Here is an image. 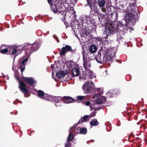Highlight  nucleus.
Listing matches in <instances>:
<instances>
[{
  "label": "nucleus",
  "mask_w": 147,
  "mask_h": 147,
  "mask_svg": "<svg viewBox=\"0 0 147 147\" xmlns=\"http://www.w3.org/2000/svg\"><path fill=\"white\" fill-rule=\"evenodd\" d=\"M111 19L112 22L107 24L106 27L105 29V31L104 32V34H106L107 36L109 34H113L117 31V41L119 42L120 40L122 38V36L124 35L127 32L126 27L123 24V26H118L117 23L115 24L114 21L116 20L118 17V14L117 12H115L111 13Z\"/></svg>",
  "instance_id": "nucleus-1"
},
{
  "label": "nucleus",
  "mask_w": 147,
  "mask_h": 147,
  "mask_svg": "<svg viewBox=\"0 0 147 147\" xmlns=\"http://www.w3.org/2000/svg\"><path fill=\"white\" fill-rule=\"evenodd\" d=\"M109 55H107V52L104 55L103 53L102 55L100 53H98V55L95 57L96 60L100 63H103L110 61L111 59L115 56L116 49L115 48H111L109 50Z\"/></svg>",
  "instance_id": "nucleus-2"
},
{
  "label": "nucleus",
  "mask_w": 147,
  "mask_h": 147,
  "mask_svg": "<svg viewBox=\"0 0 147 147\" xmlns=\"http://www.w3.org/2000/svg\"><path fill=\"white\" fill-rule=\"evenodd\" d=\"M86 55L84 51L83 53V59L84 61L83 65L85 69V71H83V77L82 78L84 80L91 79L93 78V73L92 71L89 70L91 65L90 61L89 59H86L85 55Z\"/></svg>",
  "instance_id": "nucleus-3"
},
{
  "label": "nucleus",
  "mask_w": 147,
  "mask_h": 147,
  "mask_svg": "<svg viewBox=\"0 0 147 147\" xmlns=\"http://www.w3.org/2000/svg\"><path fill=\"white\" fill-rule=\"evenodd\" d=\"M48 2L51 5V8L53 11L54 13H59L61 15L63 14L67 10V9L64 5L63 2L59 1L57 3L53 4V3L54 2L57 0H47Z\"/></svg>",
  "instance_id": "nucleus-4"
},
{
  "label": "nucleus",
  "mask_w": 147,
  "mask_h": 147,
  "mask_svg": "<svg viewBox=\"0 0 147 147\" xmlns=\"http://www.w3.org/2000/svg\"><path fill=\"white\" fill-rule=\"evenodd\" d=\"M94 83L91 82H85L82 86V89L84 92L88 94L91 91L92 88L94 86Z\"/></svg>",
  "instance_id": "nucleus-5"
},
{
  "label": "nucleus",
  "mask_w": 147,
  "mask_h": 147,
  "mask_svg": "<svg viewBox=\"0 0 147 147\" xmlns=\"http://www.w3.org/2000/svg\"><path fill=\"white\" fill-rule=\"evenodd\" d=\"M100 95L98 94H95L94 95L93 97L94 98H98L96 99L92 100V101L94 102V104H100L104 103L106 100V98L103 96H102L99 98Z\"/></svg>",
  "instance_id": "nucleus-6"
},
{
  "label": "nucleus",
  "mask_w": 147,
  "mask_h": 147,
  "mask_svg": "<svg viewBox=\"0 0 147 147\" xmlns=\"http://www.w3.org/2000/svg\"><path fill=\"white\" fill-rule=\"evenodd\" d=\"M14 47V48L13 49L11 54L13 55H15L14 58L16 56L20 54L22 51L26 49L25 45L24 47L20 46H15Z\"/></svg>",
  "instance_id": "nucleus-7"
},
{
  "label": "nucleus",
  "mask_w": 147,
  "mask_h": 147,
  "mask_svg": "<svg viewBox=\"0 0 147 147\" xmlns=\"http://www.w3.org/2000/svg\"><path fill=\"white\" fill-rule=\"evenodd\" d=\"M39 47V45L37 43L35 42L33 44L25 45V47L26 49L30 50L32 51H36L38 50Z\"/></svg>",
  "instance_id": "nucleus-8"
},
{
  "label": "nucleus",
  "mask_w": 147,
  "mask_h": 147,
  "mask_svg": "<svg viewBox=\"0 0 147 147\" xmlns=\"http://www.w3.org/2000/svg\"><path fill=\"white\" fill-rule=\"evenodd\" d=\"M67 72L66 71H59L56 73V76L59 78H62L65 77V80L66 81H67L70 79V77L68 76V75L67 74Z\"/></svg>",
  "instance_id": "nucleus-9"
},
{
  "label": "nucleus",
  "mask_w": 147,
  "mask_h": 147,
  "mask_svg": "<svg viewBox=\"0 0 147 147\" xmlns=\"http://www.w3.org/2000/svg\"><path fill=\"white\" fill-rule=\"evenodd\" d=\"M95 115V112L94 111L89 115H85L82 118L78 121L77 125L81 122H84L88 121L90 118Z\"/></svg>",
  "instance_id": "nucleus-10"
},
{
  "label": "nucleus",
  "mask_w": 147,
  "mask_h": 147,
  "mask_svg": "<svg viewBox=\"0 0 147 147\" xmlns=\"http://www.w3.org/2000/svg\"><path fill=\"white\" fill-rule=\"evenodd\" d=\"M53 101L55 102V105L57 107L62 106L64 102L63 99L59 96H55Z\"/></svg>",
  "instance_id": "nucleus-11"
},
{
  "label": "nucleus",
  "mask_w": 147,
  "mask_h": 147,
  "mask_svg": "<svg viewBox=\"0 0 147 147\" xmlns=\"http://www.w3.org/2000/svg\"><path fill=\"white\" fill-rule=\"evenodd\" d=\"M72 50L71 47L66 45L65 47L62 48L61 51L60 53V55H64L67 53V52L70 51Z\"/></svg>",
  "instance_id": "nucleus-12"
},
{
  "label": "nucleus",
  "mask_w": 147,
  "mask_h": 147,
  "mask_svg": "<svg viewBox=\"0 0 147 147\" xmlns=\"http://www.w3.org/2000/svg\"><path fill=\"white\" fill-rule=\"evenodd\" d=\"M20 84L19 86L21 90L24 94H26L28 92V90L26 88V85L22 82H20Z\"/></svg>",
  "instance_id": "nucleus-13"
},
{
  "label": "nucleus",
  "mask_w": 147,
  "mask_h": 147,
  "mask_svg": "<svg viewBox=\"0 0 147 147\" xmlns=\"http://www.w3.org/2000/svg\"><path fill=\"white\" fill-rule=\"evenodd\" d=\"M73 1L74 0H65L63 2L67 10H69V9L71 8V5L73 2Z\"/></svg>",
  "instance_id": "nucleus-14"
},
{
  "label": "nucleus",
  "mask_w": 147,
  "mask_h": 147,
  "mask_svg": "<svg viewBox=\"0 0 147 147\" xmlns=\"http://www.w3.org/2000/svg\"><path fill=\"white\" fill-rule=\"evenodd\" d=\"M89 19V16H86L83 17H81L80 18L81 22H79V24L83 25L84 23L87 22Z\"/></svg>",
  "instance_id": "nucleus-15"
},
{
  "label": "nucleus",
  "mask_w": 147,
  "mask_h": 147,
  "mask_svg": "<svg viewBox=\"0 0 147 147\" xmlns=\"http://www.w3.org/2000/svg\"><path fill=\"white\" fill-rule=\"evenodd\" d=\"M28 58H27L24 59H22L21 62L22 65L20 67V70L22 73L23 72L25 69V65H26V63L28 61Z\"/></svg>",
  "instance_id": "nucleus-16"
},
{
  "label": "nucleus",
  "mask_w": 147,
  "mask_h": 147,
  "mask_svg": "<svg viewBox=\"0 0 147 147\" xmlns=\"http://www.w3.org/2000/svg\"><path fill=\"white\" fill-rule=\"evenodd\" d=\"M64 102L66 104H69L73 102V99L69 96H64L63 99Z\"/></svg>",
  "instance_id": "nucleus-17"
},
{
  "label": "nucleus",
  "mask_w": 147,
  "mask_h": 147,
  "mask_svg": "<svg viewBox=\"0 0 147 147\" xmlns=\"http://www.w3.org/2000/svg\"><path fill=\"white\" fill-rule=\"evenodd\" d=\"M55 96H53L51 95H48L46 94L43 99L50 101H53Z\"/></svg>",
  "instance_id": "nucleus-18"
},
{
  "label": "nucleus",
  "mask_w": 147,
  "mask_h": 147,
  "mask_svg": "<svg viewBox=\"0 0 147 147\" xmlns=\"http://www.w3.org/2000/svg\"><path fill=\"white\" fill-rule=\"evenodd\" d=\"M72 75L74 76H77L79 75L80 74V71L78 68H74L72 69Z\"/></svg>",
  "instance_id": "nucleus-19"
},
{
  "label": "nucleus",
  "mask_w": 147,
  "mask_h": 147,
  "mask_svg": "<svg viewBox=\"0 0 147 147\" xmlns=\"http://www.w3.org/2000/svg\"><path fill=\"white\" fill-rule=\"evenodd\" d=\"M89 51L91 53H94L97 51V47L94 45H92L89 48Z\"/></svg>",
  "instance_id": "nucleus-20"
},
{
  "label": "nucleus",
  "mask_w": 147,
  "mask_h": 147,
  "mask_svg": "<svg viewBox=\"0 0 147 147\" xmlns=\"http://www.w3.org/2000/svg\"><path fill=\"white\" fill-rule=\"evenodd\" d=\"M106 3V0H98V3L99 7H103Z\"/></svg>",
  "instance_id": "nucleus-21"
},
{
  "label": "nucleus",
  "mask_w": 147,
  "mask_h": 147,
  "mask_svg": "<svg viewBox=\"0 0 147 147\" xmlns=\"http://www.w3.org/2000/svg\"><path fill=\"white\" fill-rule=\"evenodd\" d=\"M25 80L26 82L28 83L30 85H32L34 82V81L33 80L30 78H27L25 79Z\"/></svg>",
  "instance_id": "nucleus-22"
},
{
  "label": "nucleus",
  "mask_w": 147,
  "mask_h": 147,
  "mask_svg": "<svg viewBox=\"0 0 147 147\" xmlns=\"http://www.w3.org/2000/svg\"><path fill=\"white\" fill-rule=\"evenodd\" d=\"M45 94L44 92L41 90H39L38 92V96L41 98H43Z\"/></svg>",
  "instance_id": "nucleus-23"
},
{
  "label": "nucleus",
  "mask_w": 147,
  "mask_h": 147,
  "mask_svg": "<svg viewBox=\"0 0 147 147\" xmlns=\"http://www.w3.org/2000/svg\"><path fill=\"white\" fill-rule=\"evenodd\" d=\"M79 130L80 131L79 133L80 134H85L87 132V130L85 128H80Z\"/></svg>",
  "instance_id": "nucleus-24"
},
{
  "label": "nucleus",
  "mask_w": 147,
  "mask_h": 147,
  "mask_svg": "<svg viewBox=\"0 0 147 147\" xmlns=\"http://www.w3.org/2000/svg\"><path fill=\"white\" fill-rule=\"evenodd\" d=\"M90 124L93 126H96L98 125V122L96 119H94L92 120L90 122Z\"/></svg>",
  "instance_id": "nucleus-25"
},
{
  "label": "nucleus",
  "mask_w": 147,
  "mask_h": 147,
  "mask_svg": "<svg viewBox=\"0 0 147 147\" xmlns=\"http://www.w3.org/2000/svg\"><path fill=\"white\" fill-rule=\"evenodd\" d=\"M74 136L72 133H69L67 138V141L69 142L70 141L74 139Z\"/></svg>",
  "instance_id": "nucleus-26"
},
{
  "label": "nucleus",
  "mask_w": 147,
  "mask_h": 147,
  "mask_svg": "<svg viewBox=\"0 0 147 147\" xmlns=\"http://www.w3.org/2000/svg\"><path fill=\"white\" fill-rule=\"evenodd\" d=\"M0 52L3 54L7 53V54H9L10 53H9V52H8V49L7 48H5L1 50L0 51Z\"/></svg>",
  "instance_id": "nucleus-27"
},
{
  "label": "nucleus",
  "mask_w": 147,
  "mask_h": 147,
  "mask_svg": "<svg viewBox=\"0 0 147 147\" xmlns=\"http://www.w3.org/2000/svg\"><path fill=\"white\" fill-rule=\"evenodd\" d=\"M71 146V143L67 141V142L65 145V147H70Z\"/></svg>",
  "instance_id": "nucleus-28"
},
{
  "label": "nucleus",
  "mask_w": 147,
  "mask_h": 147,
  "mask_svg": "<svg viewBox=\"0 0 147 147\" xmlns=\"http://www.w3.org/2000/svg\"><path fill=\"white\" fill-rule=\"evenodd\" d=\"M85 97L84 96H77V99L79 100H82Z\"/></svg>",
  "instance_id": "nucleus-29"
},
{
  "label": "nucleus",
  "mask_w": 147,
  "mask_h": 147,
  "mask_svg": "<svg viewBox=\"0 0 147 147\" xmlns=\"http://www.w3.org/2000/svg\"><path fill=\"white\" fill-rule=\"evenodd\" d=\"M87 3L89 5V6L92 9V6L91 5V3H90V1L88 0H87Z\"/></svg>",
  "instance_id": "nucleus-30"
},
{
  "label": "nucleus",
  "mask_w": 147,
  "mask_h": 147,
  "mask_svg": "<svg viewBox=\"0 0 147 147\" xmlns=\"http://www.w3.org/2000/svg\"><path fill=\"white\" fill-rule=\"evenodd\" d=\"M107 94L108 96H109L110 97H112L113 96V95H112L111 94V93L110 92H107Z\"/></svg>",
  "instance_id": "nucleus-31"
},
{
  "label": "nucleus",
  "mask_w": 147,
  "mask_h": 147,
  "mask_svg": "<svg viewBox=\"0 0 147 147\" xmlns=\"http://www.w3.org/2000/svg\"><path fill=\"white\" fill-rule=\"evenodd\" d=\"M90 104V102L89 101H87L85 103V105L86 106H88Z\"/></svg>",
  "instance_id": "nucleus-32"
},
{
  "label": "nucleus",
  "mask_w": 147,
  "mask_h": 147,
  "mask_svg": "<svg viewBox=\"0 0 147 147\" xmlns=\"http://www.w3.org/2000/svg\"><path fill=\"white\" fill-rule=\"evenodd\" d=\"M106 9L104 8H102H102L101 9V10L103 12H105L106 11Z\"/></svg>",
  "instance_id": "nucleus-33"
},
{
  "label": "nucleus",
  "mask_w": 147,
  "mask_h": 147,
  "mask_svg": "<svg viewBox=\"0 0 147 147\" xmlns=\"http://www.w3.org/2000/svg\"><path fill=\"white\" fill-rule=\"evenodd\" d=\"M104 34L106 35V36H105L104 37H103V39H104V38H105V39H107L108 38V36L109 35V34L107 36V35L106 34Z\"/></svg>",
  "instance_id": "nucleus-34"
},
{
  "label": "nucleus",
  "mask_w": 147,
  "mask_h": 147,
  "mask_svg": "<svg viewBox=\"0 0 147 147\" xmlns=\"http://www.w3.org/2000/svg\"><path fill=\"white\" fill-rule=\"evenodd\" d=\"M54 67V65H51V68L52 69H53V67Z\"/></svg>",
  "instance_id": "nucleus-35"
},
{
  "label": "nucleus",
  "mask_w": 147,
  "mask_h": 147,
  "mask_svg": "<svg viewBox=\"0 0 147 147\" xmlns=\"http://www.w3.org/2000/svg\"><path fill=\"white\" fill-rule=\"evenodd\" d=\"M53 72L52 73V76L53 78Z\"/></svg>",
  "instance_id": "nucleus-36"
},
{
  "label": "nucleus",
  "mask_w": 147,
  "mask_h": 147,
  "mask_svg": "<svg viewBox=\"0 0 147 147\" xmlns=\"http://www.w3.org/2000/svg\"><path fill=\"white\" fill-rule=\"evenodd\" d=\"M122 22H123V21H125V20H122Z\"/></svg>",
  "instance_id": "nucleus-37"
},
{
  "label": "nucleus",
  "mask_w": 147,
  "mask_h": 147,
  "mask_svg": "<svg viewBox=\"0 0 147 147\" xmlns=\"http://www.w3.org/2000/svg\"><path fill=\"white\" fill-rule=\"evenodd\" d=\"M3 46H3V45H2V46H1V48L3 47Z\"/></svg>",
  "instance_id": "nucleus-38"
},
{
  "label": "nucleus",
  "mask_w": 147,
  "mask_h": 147,
  "mask_svg": "<svg viewBox=\"0 0 147 147\" xmlns=\"http://www.w3.org/2000/svg\"><path fill=\"white\" fill-rule=\"evenodd\" d=\"M73 127H71L70 128V129H71V128H73Z\"/></svg>",
  "instance_id": "nucleus-39"
},
{
  "label": "nucleus",
  "mask_w": 147,
  "mask_h": 147,
  "mask_svg": "<svg viewBox=\"0 0 147 147\" xmlns=\"http://www.w3.org/2000/svg\"><path fill=\"white\" fill-rule=\"evenodd\" d=\"M130 29H132V28H130Z\"/></svg>",
  "instance_id": "nucleus-40"
},
{
  "label": "nucleus",
  "mask_w": 147,
  "mask_h": 147,
  "mask_svg": "<svg viewBox=\"0 0 147 147\" xmlns=\"http://www.w3.org/2000/svg\"><path fill=\"white\" fill-rule=\"evenodd\" d=\"M76 36L77 37H78V38H78V36H77V35H76Z\"/></svg>",
  "instance_id": "nucleus-41"
},
{
  "label": "nucleus",
  "mask_w": 147,
  "mask_h": 147,
  "mask_svg": "<svg viewBox=\"0 0 147 147\" xmlns=\"http://www.w3.org/2000/svg\"><path fill=\"white\" fill-rule=\"evenodd\" d=\"M9 77H7V79H8Z\"/></svg>",
  "instance_id": "nucleus-42"
},
{
  "label": "nucleus",
  "mask_w": 147,
  "mask_h": 147,
  "mask_svg": "<svg viewBox=\"0 0 147 147\" xmlns=\"http://www.w3.org/2000/svg\"><path fill=\"white\" fill-rule=\"evenodd\" d=\"M94 77H95V78H96V76H94Z\"/></svg>",
  "instance_id": "nucleus-43"
},
{
  "label": "nucleus",
  "mask_w": 147,
  "mask_h": 147,
  "mask_svg": "<svg viewBox=\"0 0 147 147\" xmlns=\"http://www.w3.org/2000/svg\"><path fill=\"white\" fill-rule=\"evenodd\" d=\"M102 53H103V51H102Z\"/></svg>",
  "instance_id": "nucleus-44"
}]
</instances>
